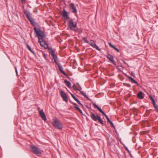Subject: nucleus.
<instances>
[{
	"label": "nucleus",
	"mask_w": 158,
	"mask_h": 158,
	"mask_svg": "<svg viewBox=\"0 0 158 158\" xmlns=\"http://www.w3.org/2000/svg\"><path fill=\"white\" fill-rule=\"evenodd\" d=\"M125 149L127 151L128 153L130 151L129 150L128 148L126 146H123Z\"/></svg>",
	"instance_id": "nucleus-32"
},
{
	"label": "nucleus",
	"mask_w": 158,
	"mask_h": 158,
	"mask_svg": "<svg viewBox=\"0 0 158 158\" xmlns=\"http://www.w3.org/2000/svg\"><path fill=\"white\" fill-rule=\"evenodd\" d=\"M109 123L112 126V127L114 129V130H115L116 133H117V132H116V130H115V127L114 126V125L113 123L111 121L110 123Z\"/></svg>",
	"instance_id": "nucleus-30"
},
{
	"label": "nucleus",
	"mask_w": 158,
	"mask_h": 158,
	"mask_svg": "<svg viewBox=\"0 0 158 158\" xmlns=\"http://www.w3.org/2000/svg\"><path fill=\"white\" fill-rule=\"evenodd\" d=\"M64 82L65 83L67 86L68 87L70 88L71 87V83L69 81H67L66 79L64 80Z\"/></svg>",
	"instance_id": "nucleus-22"
},
{
	"label": "nucleus",
	"mask_w": 158,
	"mask_h": 158,
	"mask_svg": "<svg viewBox=\"0 0 158 158\" xmlns=\"http://www.w3.org/2000/svg\"><path fill=\"white\" fill-rule=\"evenodd\" d=\"M39 114L43 120L44 121H46L47 120L46 117L43 110L39 111Z\"/></svg>",
	"instance_id": "nucleus-18"
},
{
	"label": "nucleus",
	"mask_w": 158,
	"mask_h": 158,
	"mask_svg": "<svg viewBox=\"0 0 158 158\" xmlns=\"http://www.w3.org/2000/svg\"><path fill=\"white\" fill-rule=\"evenodd\" d=\"M60 15L65 20L70 19V20L68 22V25L69 29L70 30L74 32H78L79 34H81L82 32V29L78 28L77 27V23L74 21L73 19H70L69 14L68 12L66 11L64 8L63 11L61 12Z\"/></svg>",
	"instance_id": "nucleus-1"
},
{
	"label": "nucleus",
	"mask_w": 158,
	"mask_h": 158,
	"mask_svg": "<svg viewBox=\"0 0 158 158\" xmlns=\"http://www.w3.org/2000/svg\"><path fill=\"white\" fill-rule=\"evenodd\" d=\"M83 40L85 43L89 44V41L87 40V38L83 37Z\"/></svg>",
	"instance_id": "nucleus-29"
},
{
	"label": "nucleus",
	"mask_w": 158,
	"mask_h": 158,
	"mask_svg": "<svg viewBox=\"0 0 158 158\" xmlns=\"http://www.w3.org/2000/svg\"><path fill=\"white\" fill-rule=\"evenodd\" d=\"M121 67H122V68H123V66L122 65H121L120 66Z\"/></svg>",
	"instance_id": "nucleus-45"
},
{
	"label": "nucleus",
	"mask_w": 158,
	"mask_h": 158,
	"mask_svg": "<svg viewBox=\"0 0 158 158\" xmlns=\"http://www.w3.org/2000/svg\"><path fill=\"white\" fill-rule=\"evenodd\" d=\"M106 119L107 121V122H109V123H110V122H111V121L110 120V119L109 118H108L107 119Z\"/></svg>",
	"instance_id": "nucleus-39"
},
{
	"label": "nucleus",
	"mask_w": 158,
	"mask_h": 158,
	"mask_svg": "<svg viewBox=\"0 0 158 158\" xmlns=\"http://www.w3.org/2000/svg\"><path fill=\"white\" fill-rule=\"evenodd\" d=\"M124 85L128 87H131V85L129 84L124 83Z\"/></svg>",
	"instance_id": "nucleus-33"
},
{
	"label": "nucleus",
	"mask_w": 158,
	"mask_h": 158,
	"mask_svg": "<svg viewBox=\"0 0 158 158\" xmlns=\"http://www.w3.org/2000/svg\"><path fill=\"white\" fill-rule=\"evenodd\" d=\"M42 41L43 43H44V45L43 46V47H44L45 49H47L48 48V44L44 41L43 39H42Z\"/></svg>",
	"instance_id": "nucleus-23"
},
{
	"label": "nucleus",
	"mask_w": 158,
	"mask_h": 158,
	"mask_svg": "<svg viewBox=\"0 0 158 158\" xmlns=\"http://www.w3.org/2000/svg\"><path fill=\"white\" fill-rule=\"evenodd\" d=\"M34 30L36 34V36L38 37L39 42L40 43V44L43 47L44 44L42 43V39H43V38L44 36V33L41 30L40 27L37 28L34 27Z\"/></svg>",
	"instance_id": "nucleus-3"
},
{
	"label": "nucleus",
	"mask_w": 158,
	"mask_h": 158,
	"mask_svg": "<svg viewBox=\"0 0 158 158\" xmlns=\"http://www.w3.org/2000/svg\"><path fill=\"white\" fill-rule=\"evenodd\" d=\"M77 102L78 104L82 106V107H84L83 105L78 100L77 101Z\"/></svg>",
	"instance_id": "nucleus-31"
},
{
	"label": "nucleus",
	"mask_w": 158,
	"mask_h": 158,
	"mask_svg": "<svg viewBox=\"0 0 158 158\" xmlns=\"http://www.w3.org/2000/svg\"><path fill=\"white\" fill-rule=\"evenodd\" d=\"M69 6L70 8L72 10L71 12L74 14L76 13L77 10L74 4L73 3H71L69 4Z\"/></svg>",
	"instance_id": "nucleus-15"
},
{
	"label": "nucleus",
	"mask_w": 158,
	"mask_h": 158,
	"mask_svg": "<svg viewBox=\"0 0 158 158\" xmlns=\"http://www.w3.org/2000/svg\"><path fill=\"white\" fill-rule=\"evenodd\" d=\"M24 13L33 26H39V23L35 21V20L31 17V15L29 12L27 10H24Z\"/></svg>",
	"instance_id": "nucleus-4"
},
{
	"label": "nucleus",
	"mask_w": 158,
	"mask_h": 158,
	"mask_svg": "<svg viewBox=\"0 0 158 158\" xmlns=\"http://www.w3.org/2000/svg\"><path fill=\"white\" fill-rule=\"evenodd\" d=\"M121 139H119V141L121 143Z\"/></svg>",
	"instance_id": "nucleus-44"
},
{
	"label": "nucleus",
	"mask_w": 158,
	"mask_h": 158,
	"mask_svg": "<svg viewBox=\"0 0 158 158\" xmlns=\"http://www.w3.org/2000/svg\"><path fill=\"white\" fill-rule=\"evenodd\" d=\"M77 83V84L80 87H81L80 86V85H79V84H78V83Z\"/></svg>",
	"instance_id": "nucleus-41"
},
{
	"label": "nucleus",
	"mask_w": 158,
	"mask_h": 158,
	"mask_svg": "<svg viewBox=\"0 0 158 158\" xmlns=\"http://www.w3.org/2000/svg\"><path fill=\"white\" fill-rule=\"evenodd\" d=\"M93 104L94 107L95 108H97L100 113H101L103 115H104L105 116L106 119H107L108 117L107 115L106 114V113L102 110V109L100 108L99 107L94 103H93Z\"/></svg>",
	"instance_id": "nucleus-11"
},
{
	"label": "nucleus",
	"mask_w": 158,
	"mask_h": 158,
	"mask_svg": "<svg viewBox=\"0 0 158 158\" xmlns=\"http://www.w3.org/2000/svg\"><path fill=\"white\" fill-rule=\"evenodd\" d=\"M42 53H43L44 58L47 61H48V60L47 58V54H45L42 51Z\"/></svg>",
	"instance_id": "nucleus-27"
},
{
	"label": "nucleus",
	"mask_w": 158,
	"mask_h": 158,
	"mask_svg": "<svg viewBox=\"0 0 158 158\" xmlns=\"http://www.w3.org/2000/svg\"><path fill=\"white\" fill-rule=\"evenodd\" d=\"M128 153H129V155L131 158H134V157L131 154L130 152H128Z\"/></svg>",
	"instance_id": "nucleus-35"
},
{
	"label": "nucleus",
	"mask_w": 158,
	"mask_h": 158,
	"mask_svg": "<svg viewBox=\"0 0 158 158\" xmlns=\"http://www.w3.org/2000/svg\"><path fill=\"white\" fill-rule=\"evenodd\" d=\"M89 44L93 48H95L97 50L101 52V49L96 45L93 40H91L90 42H89Z\"/></svg>",
	"instance_id": "nucleus-14"
},
{
	"label": "nucleus",
	"mask_w": 158,
	"mask_h": 158,
	"mask_svg": "<svg viewBox=\"0 0 158 158\" xmlns=\"http://www.w3.org/2000/svg\"><path fill=\"white\" fill-rule=\"evenodd\" d=\"M82 115H83L84 116H85V114H83V112L82 111V110L80 109L79 108L78 110H77Z\"/></svg>",
	"instance_id": "nucleus-34"
},
{
	"label": "nucleus",
	"mask_w": 158,
	"mask_h": 158,
	"mask_svg": "<svg viewBox=\"0 0 158 158\" xmlns=\"http://www.w3.org/2000/svg\"><path fill=\"white\" fill-rule=\"evenodd\" d=\"M86 108H89V106L87 105H86Z\"/></svg>",
	"instance_id": "nucleus-43"
},
{
	"label": "nucleus",
	"mask_w": 158,
	"mask_h": 158,
	"mask_svg": "<svg viewBox=\"0 0 158 158\" xmlns=\"http://www.w3.org/2000/svg\"><path fill=\"white\" fill-rule=\"evenodd\" d=\"M72 104H73V106H74V108L77 110L79 108L78 107V105H77V104L74 103H72Z\"/></svg>",
	"instance_id": "nucleus-28"
},
{
	"label": "nucleus",
	"mask_w": 158,
	"mask_h": 158,
	"mask_svg": "<svg viewBox=\"0 0 158 158\" xmlns=\"http://www.w3.org/2000/svg\"><path fill=\"white\" fill-rule=\"evenodd\" d=\"M27 0H21L22 3H25Z\"/></svg>",
	"instance_id": "nucleus-37"
},
{
	"label": "nucleus",
	"mask_w": 158,
	"mask_h": 158,
	"mask_svg": "<svg viewBox=\"0 0 158 158\" xmlns=\"http://www.w3.org/2000/svg\"><path fill=\"white\" fill-rule=\"evenodd\" d=\"M149 98L151 101H152V104H154L155 103V99H154V98L152 97L151 95L149 96Z\"/></svg>",
	"instance_id": "nucleus-24"
},
{
	"label": "nucleus",
	"mask_w": 158,
	"mask_h": 158,
	"mask_svg": "<svg viewBox=\"0 0 158 158\" xmlns=\"http://www.w3.org/2000/svg\"><path fill=\"white\" fill-rule=\"evenodd\" d=\"M123 62L124 64H126V65H127L128 67H129V65H128V64L126 63V62H125L124 60H123Z\"/></svg>",
	"instance_id": "nucleus-40"
},
{
	"label": "nucleus",
	"mask_w": 158,
	"mask_h": 158,
	"mask_svg": "<svg viewBox=\"0 0 158 158\" xmlns=\"http://www.w3.org/2000/svg\"><path fill=\"white\" fill-rule=\"evenodd\" d=\"M60 93L61 96L63 98V101L66 102H68V99L67 94L63 91H60Z\"/></svg>",
	"instance_id": "nucleus-12"
},
{
	"label": "nucleus",
	"mask_w": 158,
	"mask_h": 158,
	"mask_svg": "<svg viewBox=\"0 0 158 158\" xmlns=\"http://www.w3.org/2000/svg\"><path fill=\"white\" fill-rule=\"evenodd\" d=\"M34 30L36 34V36L38 37L39 42L40 43V44L43 47L44 44L42 43V39H43V38L44 36V33L41 30L40 27L37 28L34 27Z\"/></svg>",
	"instance_id": "nucleus-2"
},
{
	"label": "nucleus",
	"mask_w": 158,
	"mask_h": 158,
	"mask_svg": "<svg viewBox=\"0 0 158 158\" xmlns=\"http://www.w3.org/2000/svg\"><path fill=\"white\" fill-rule=\"evenodd\" d=\"M105 56L107 57V58L114 65H116V62L114 61L113 56L112 55L110 54L109 53H108L107 55H105Z\"/></svg>",
	"instance_id": "nucleus-13"
},
{
	"label": "nucleus",
	"mask_w": 158,
	"mask_h": 158,
	"mask_svg": "<svg viewBox=\"0 0 158 158\" xmlns=\"http://www.w3.org/2000/svg\"><path fill=\"white\" fill-rule=\"evenodd\" d=\"M73 89H74L75 90H77L80 92V93L84 97H85V98H87L88 100L92 102V100L90 99L89 98H88V97L80 89H78L77 88V87L75 85V84H74L73 85Z\"/></svg>",
	"instance_id": "nucleus-10"
},
{
	"label": "nucleus",
	"mask_w": 158,
	"mask_h": 158,
	"mask_svg": "<svg viewBox=\"0 0 158 158\" xmlns=\"http://www.w3.org/2000/svg\"><path fill=\"white\" fill-rule=\"evenodd\" d=\"M48 50L50 54L51 55L55 64L57 65L58 67V65H60V64L57 62V57L55 54V51L54 50L52 49L51 48H49Z\"/></svg>",
	"instance_id": "nucleus-9"
},
{
	"label": "nucleus",
	"mask_w": 158,
	"mask_h": 158,
	"mask_svg": "<svg viewBox=\"0 0 158 158\" xmlns=\"http://www.w3.org/2000/svg\"><path fill=\"white\" fill-rule=\"evenodd\" d=\"M90 117L91 119L94 121H96L98 120L99 122L102 124L103 125L104 123L103 120L102 119L100 115H95V114L93 112H90Z\"/></svg>",
	"instance_id": "nucleus-7"
},
{
	"label": "nucleus",
	"mask_w": 158,
	"mask_h": 158,
	"mask_svg": "<svg viewBox=\"0 0 158 158\" xmlns=\"http://www.w3.org/2000/svg\"><path fill=\"white\" fill-rule=\"evenodd\" d=\"M52 124L55 128L59 130H61L63 128V124L58 118L53 119Z\"/></svg>",
	"instance_id": "nucleus-6"
},
{
	"label": "nucleus",
	"mask_w": 158,
	"mask_h": 158,
	"mask_svg": "<svg viewBox=\"0 0 158 158\" xmlns=\"http://www.w3.org/2000/svg\"><path fill=\"white\" fill-rule=\"evenodd\" d=\"M131 75L133 77H135V73L133 72H131Z\"/></svg>",
	"instance_id": "nucleus-38"
},
{
	"label": "nucleus",
	"mask_w": 158,
	"mask_h": 158,
	"mask_svg": "<svg viewBox=\"0 0 158 158\" xmlns=\"http://www.w3.org/2000/svg\"><path fill=\"white\" fill-rule=\"evenodd\" d=\"M126 77L129 79V81L131 83L136 84L138 86H139V84L131 77L127 75H126Z\"/></svg>",
	"instance_id": "nucleus-16"
},
{
	"label": "nucleus",
	"mask_w": 158,
	"mask_h": 158,
	"mask_svg": "<svg viewBox=\"0 0 158 158\" xmlns=\"http://www.w3.org/2000/svg\"><path fill=\"white\" fill-rule=\"evenodd\" d=\"M58 68L59 70H60L61 73L63 75L66 76L68 79L70 80V77H69L68 75L66 73H65L64 72V71L63 70L62 67L60 65H58Z\"/></svg>",
	"instance_id": "nucleus-17"
},
{
	"label": "nucleus",
	"mask_w": 158,
	"mask_h": 158,
	"mask_svg": "<svg viewBox=\"0 0 158 158\" xmlns=\"http://www.w3.org/2000/svg\"><path fill=\"white\" fill-rule=\"evenodd\" d=\"M31 151L35 154L37 156L41 154L40 149L38 147L34 145H31L30 147Z\"/></svg>",
	"instance_id": "nucleus-8"
},
{
	"label": "nucleus",
	"mask_w": 158,
	"mask_h": 158,
	"mask_svg": "<svg viewBox=\"0 0 158 158\" xmlns=\"http://www.w3.org/2000/svg\"><path fill=\"white\" fill-rule=\"evenodd\" d=\"M153 105L154 107L156 109V111L158 113V106L156 105V104L155 103L154 104H153Z\"/></svg>",
	"instance_id": "nucleus-26"
},
{
	"label": "nucleus",
	"mask_w": 158,
	"mask_h": 158,
	"mask_svg": "<svg viewBox=\"0 0 158 158\" xmlns=\"http://www.w3.org/2000/svg\"><path fill=\"white\" fill-rule=\"evenodd\" d=\"M70 94L71 96L73 98V99L76 101L77 102L78 99L73 94L71 93L70 92Z\"/></svg>",
	"instance_id": "nucleus-25"
},
{
	"label": "nucleus",
	"mask_w": 158,
	"mask_h": 158,
	"mask_svg": "<svg viewBox=\"0 0 158 158\" xmlns=\"http://www.w3.org/2000/svg\"><path fill=\"white\" fill-rule=\"evenodd\" d=\"M95 125H98V124H97L95 123Z\"/></svg>",
	"instance_id": "nucleus-46"
},
{
	"label": "nucleus",
	"mask_w": 158,
	"mask_h": 158,
	"mask_svg": "<svg viewBox=\"0 0 158 158\" xmlns=\"http://www.w3.org/2000/svg\"><path fill=\"white\" fill-rule=\"evenodd\" d=\"M80 89H82V88H81V87H80Z\"/></svg>",
	"instance_id": "nucleus-47"
},
{
	"label": "nucleus",
	"mask_w": 158,
	"mask_h": 158,
	"mask_svg": "<svg viewBox=\"0 0 158 158\" xmlns=\"http://www.w3.org/2000/svg\"><path fill=\"white\" fill-rule=\"evenodd\" d=\"M138 98L140 99H142L144 97V94L143 92L141 91H139V93L137 94Z\"/></svg>",
	"instance_id": "nucleus-19"
},
{
	"label": "nucleus",
	"mask_w": 158,
	"mask_h": 158,
	"mask_svg": "<svg viewBox=\"0 0 158 158\" xmlns=\"http://www.w3.org/2000/svg\"><path fill=\"white\" fill-rule=\"evenodd\" d=\"M109 46L110 47H111L112 48H113L114 49V50H116L117 52H119V49L118 48H117L116 47H115V46H114V45H113L111 44V43H110V42L109 43Z\"/></svg>",
	"instance_id": "nucleus-20"
},
{
	"label": "nucleus",
	"mask_w": 158,
	"mask_h": 158,
	"mask_svg": "<svg viewBox=\"0 0 158 158\" xmlns=\"http://www.w3.org/2000/svg\"><path fill=\"white\" fill-rule=\"evenodd\" d=\"M77 83V84L80 87H81L80 86V85H79V84H78V83Z\"/></svg>",
	"instance_id": "nucleus-42"
},
{
	"label": "nucleus",
	"mask_w": 158,
	"mask_h": 158,
	"mask_svg": "<svg viewBox=\"0 0 158 158\" xmlns=\"http://www.w3.org/2000/svg\"><path fill=\"white\" fill-rule=\"evenodd\" d=\"M24 13L33 26H39V23L35 21V20L31 17V15L29 12L27 10H24Z\"/></svg>",
	"instance_id": "nucleus-5"
},
{
	"label": "nucleus",
	"mask_w": 158,
	"mask_h": 158,
	"mask_svg": "<svg viewBox=\"0 0 158 158\" xmlns=\"http://www.w3.org/2000/svg\"><path fill=\"white\" fill-rule=\"evenodd\" d=\"M15 72L16 73V75L17 76H18V71H17V68L16 67H15Z\"/></svg>",
	"instance_id": "nucleus-36"
},
{
	"label": "nucleus",
	"mask_w": 158,
	"mask_h": 158,
	"mask_svg": "<svg viewBox=\"0 0 158 158\" xmlns=\"http://www.w3.org/2000/svg\"><path fill=\"white\" fill-rule=\"evenodd\" d=\"M26 46L28 49L32 53L33 55L35 56V54L33 51L31 49V48L28 44H26Z\"/></svg>",
	"instance_id": "nucleus-21"
}]
</instances>
